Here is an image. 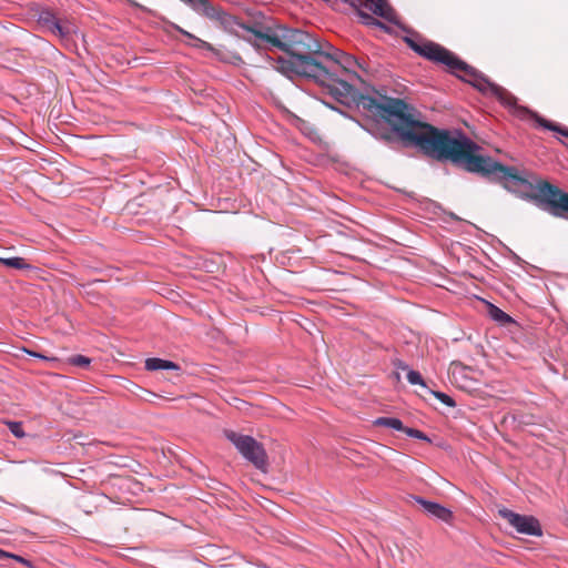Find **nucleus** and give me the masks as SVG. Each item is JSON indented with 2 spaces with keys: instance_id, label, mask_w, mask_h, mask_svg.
I'll list each match as a JSON object with an SVG mask.
<instances>
[{
  "instance_id": "6",
  "label": "nucleus",
  "mask_w": 568,
  "mask_h": 568,
  "mask_svg": "<svg viewBox=\"0 0 568 568\" xmlns=\"http://www.w3.org/2000/svg\"><path fill=\"white\" fill-rule=\"evenodd\" d=\"M189 7L197 14L205 17L219 24L226 31L232 32L235 27L241 28V22L236 17L226 12L221 6L214 4L211 0H192Z\"/></svg>"
},
{
  "instance_id": "4",
  "label": "nucleus",
  "mask_w": 568,
  "mask_h": 568,
  "mask_svg": "<svg viewBox=\"0 0 568 568\" xmlns=\"http://www.w3.org/2000/svg\"><path fill=\"white\" fill-rule=\"evenodd\" d=\"M364 59L356 58L328 43L325 45V52L322 55L320 70L316 73L315 81L322 87H326L329 93L339 102L348 95L353 87L341 79L342 72L355 73L357 70L367 72Z\"/></svg>"
},
{
  "instance_id": "22",
  "label": "nucleus",
  "mask_w": 568,
  "mask_h": 568,
  "mask_svg": "<svg viewBox=\"0 0 568 568\" xmlns=\"http://www.w3.org/2000/svg\"><path fill=\"white\" fill-rule=\"evenodd\" d=\"M3 558H12L18 562H21L28 567H32V562L30 560H28L19 555L10 554V552H7V551L0 549V559H3Z\"/></svg>"
},
{
  "instance_id": "1",
  "label": "nucleus",
  "mask_w": 568,
  "mask_h": 568,
  "mask_svg": "<svg viewBox=\"0 0 568 568\" xmlns=\"http://www.w3.org/2000/svg\"><path fill=\"white\" fill-rule=\"evenodd\" d=\"M355 103L365 116L362 128L375 139L387 144L400 142L427 158L449 162L489 182L499 183L523 199H539L546 203L540 196L539 186L547 181L530 180L529 172L519 171L516 166L505 165L483 154L481 148L459 130L439 129L415 119L403 100L359 93Z\"/></svg>"
},
{
  "instance_id": "2",
  "label": "nucleus",
  "mask_w": 568,
  "mask_h": 568,
  "mask_svg": "<svg viewBox=\"0 0 568 568\" xmlns=\"http://www.w3.org/2000/svg\"><path fill=\"white\" fill-rule=\"evenodd\" d=\"M404 41L409 49L418 55L434 63L445 65L449 73L456 75L462 81L469 83L483 94L495 97L503 105L511 109L514 114L518 118L525 119L528 115L532 116L538 125L544 128L539 123L541 116L537 113L530 112L525 106L517 105V99L515 95L503 87L491 82L484 73L466 63L450 50L436 42L426 40L417 33L414 37H405ZM542 120H545V118H542ZM546 121L548 120L546 119Z\"/></svg>"
},
{
  "instance_id": "5",
  "label": "nucleus",
  "mask_w": 568,
  "mask_h": 568,
  "mask_svg": "<svg viewBox=\"0 0 568 568\" xmlns=\"http://www.w3.org/2000/svg\"><path fill=\"white\" fill-rule=\"evenodd\" d=\"M224 435L245 459L251 462L257 469H265L267 456L261 443L252 436L237 434L233 430H225Z\"/></svg>"
},
{
  "instance_id": "3",
  "label": "nucleus",
  "mask_w": 568,
  "mask_h": 568,
  "mask_svg": "<svg viewBox=\"0 0 568 568\" xmlns=\"http://www.w3.org/2000/svg\"><path fill=\"white\" fill-rule=\"evenodd\" d=\"M280 42L277 49L286 52L288 58H278L276 69L287 77L298 75L315 81L325 47L308 32L286 26Z\"/></svg>"
},
{
  "instance_id": "25",
  "label": "nucleus",
  "mask_w": 568,
  "mask_h": 568,
  "mask_svg": "<svg viewBox=\"0 0 568 568\" xmlns=\"http://www.w3.org/2000/svg\"><path fill=\"white\" fill-rule=\"evenodd\" d=\"M31 356L33 357H38V358H41V359H48V357H45L44 355H41L39 353H36V352H28Z\"/></svg>"
},
{
  "instance_id": "11",
  "label": "nucleus",
  "mask_w": 568,
  "mask_h": 568,
  "mask_svg": "<svg viewBox=\"0 0 568 568\" xmlns=\"http://www.w3.org/2000/svg\"><path fill=\"white\" fill-rule=\"evenodd\" d=\"M413 499L416 504L420 505L425 513L436 519H439L444 523H450L453 519V511L443 505L427 500L420 496H413Z\"/></svg>"
},
{
  "instance_id": "17",
  "label": "nucleus",
  "mask_w": 568,
  "mask_h": 568,
  "mask_svg": "<svg viewBox=\"0 0 568 568\" xmlns=\"http://www.w3.org/2000/svg\"><path fill=\"white\" fill-rule=\"evenodd\" d=\"M539 123L544 126V129L556 132L565 138H568V128L560 125L558 123L546 121L540 119Z\"/></svg>"
},
{
  "instance_id": "23",
  "label": "nucleus",
  "mask_w": 568,
  "mask_h": 568,
  "mask_svg": "<svg viewBox=\"0 0 568 568\" xmlns=\"http://www.w3.org/2000/svg\"><path fill=\"white\" fill-rule=\"evenodd\" d=\"M69 362L74 366L88 367L91 363V359L83 355H74L69 359Z\"/></svg>"
},
{
  "instance_id": "26",
  "label": "nucleus",
  "mask_w": 568,
  "mask_h": 568,
  "mask_svg": "<svg viewBox=\"0 0 568 568\" xmlns=\"http://www.w3.org/2000/svg\"><path fill=\"white\" fill-rule=\"evenodd\" d=\"M460 77H466L467 79H474V75H467L465 72H458Z\"/></svg>"
},
{
  "instance_id": "20",
  "label": "nucleus",
  "mask_w": 568,
  "mask_h": 568,
  "mask_svg": "<svg viewBox=\"0 0 568 568\" xmlns=\"http://www.w3.org/2000/svg\"><path fill=\"white\" fill-rule=\"evenodd\" d=\"M440 403H443L444 405L448 406V407H455L456 406V402L454 400L453 397H450L449 395H447L446 393H443V392H438V390H432L430 392Z\"/></svg>"
},
{
  "instance_id": "8",
  "label": "nucleus",
  "mask_w": 568,
  "mask_h": 568,
  "mask_svg": "<svg viewBox=\"0 0 568 568\" xmlns=\"http://www.w3.org/2000/svg\"><path fill=\"white\" fill-rule=\"evenodd\" d=\"M499 515L519 534L536 537H540L542 535L540 523L534 516L520 515L507 508L500 509Z\"/></svg>"
},
{
  "instance_id": "12",
  "label": "nucleus",
  "mask_w": 568,
  "mask_h": 568,
  "mask_svg": "<svg viewBox=\"0 0 568 568\" xmlns=\"http://www.w3.org/2000/svg\"><path fill=\"white\" fill-rule=\"evenodd\" d=\"M487 313L493 321L503 326L515 323V320L510 315L489 302L487 303Z\"/></svg>"
},
{
  "instance_id": "7",
  "label": "nucleus",
  "mask_w": 568,
  "mask_h": 568,
  "mask_svg": "<svg viewBox=\"0 0 568 568\" xmlns=\"http://www.w3.org/2000/svg\"><path fill=\"white\" fill-rule=\"evenodd\" d=\"M241 29L252 33L256 39L265 42L270 48H277L285 26L276 23L272 18H263L252 23L241 24Z\"/></svg>"
},
{
  "instance_id": "13",
  "label": "nucleus",
  "mask_w": 568,
  "mask_h": 568,
  "mask_svg": "<svg viewBox=\"0 0 568 568\" xmlns=\"http://www.w3.org/2000/svg\"><path fill=\"white\" fill-rule=\"evenodd\" d=\"M179 365L172 361L162 359L158 357H151L145 361V369L148 371H161V369H179Z\"/></svg>"
},
{
  "instance_id": "18",
  "label": "nucleus",
  "mask_w": 568,
  "mask_h": 568,
  "mask_svg": "<svg viewBox=\"0 0 568 568\" xmlns=\"http://www.w3.org/2000/svg\"><path fill=\"white\" fill-rule=\"evenodd\" d=\"M6 424L14 437H17V438L26 437V433L23 430V426H22L21 422L8 420V422H6Z\"/></svg>"
},
{
  "instance_id": "14",
  "label": "nucleus",
  "mask_w": 568,
  "mask_h": 568,
  "mask_svg": "<svg viewBox=\"0 0 568 568\" xmlns=\"http://www.w3.org/2000/svg\"><path fill=\"white\" fill-rule=\"evenodd\" d=\"M175 29L181 33L183 34L184 37H186L189 39V42H186L189 45L193 47V48H197V49H201V50H206V51H211V52H215V49L213 48V45L200 38H197L196 36L187 32L186 30L180 28V27H175Z\"/></svg>"
},
{
  "instance_id": "10",
  "label": "nucleus",
  "mask_w": 568,
  "mask_h": 568,
  "mask_svg": "<svg viewBox=\"0 0 568 568\" xmlns=\"http://www.w3.org/2000/svg\"><path fill=\"white\" fill-rule=\"evenodd\" d=\"M540 196L547 205L552 209L557 216L568 217V193L561 191L558 186L551 183H542L539 186Z\"/></svg>"
},
{
  "instance_id": "16",
  "label": "nucleus",
  "mask_w": 568,
  "mask_h": 568,
  "mask_svg": "<svg viewBox=\"0 0 568 568\" xmlns=\"http://www.w3.org/2000/svg\"><path fill=\"white\" fill-rule=\"evenodd\" d=\"M0 264L17 270L30 268V265L26 262V260L19 256L0 257Z\"/></svg>"
},
{
  "instance_id": "15",
  "label": "nucleus",
  "mask_w": 568,
  "mask_h": 568,
  "mask_svg": "<svg viewBox=\"0 0 568 568\" xmlns=\"http://www.w3.org/2000/svg\"><path fill=\"white\" fill-rule=\"evenodd\" d=\"M375 426L387 427L398 432H404L405 426L399 418L396 417H378L374 420Z\"/></svg>"
},
{
  "instance_id": "9",
  "label": "nucleus",
  "mask_w": 568,
  "mask_h": 568,
  "mask_svg": "<svg viewBox=\"0 0 568 568\" xmlns=\"http://www.w3.org/2000/svg\"><path fill=\"white\" fill-rule=\"evenodd\" d=\"M37 21L49 32L62 39L69 38L75 32L74 24L71 21L57 18L54 12L48 8H43L38 12Z\"/></svg>"
},
{
  "instance_id": "21",
  "label": "nucleus",
  "mask_w": 568,
  "mask_h": 568,
  "mask_svg": "<svg viewBox=\"0 0 568 568\" xmlns=\"http://www.w3.org/2000/svg\"><path fill=\"white\" fill-rule=\"evenodd\" d=\"M404 433L408 437H413V438H416V439H420V440L430 443V438L425 433H423L419 429L410 428V427H405Z\"/></svg>"
},
{
  "instance_id": "24",
  "label": "nucleus",
  "mask_w": 568,
  "mask_h": 568,
  "mask_svg": "<svg viewBox=\"0 0 568 568\" xmlns=\"http://www.w3.org/2000/svg\"><path fill=\"white\" fill-rule=\"evenodd\" d=\"M393 365L395 368L399 369V371H403V372H406L409 369V366L408 364H406L404 361L399 359V358H396V359H393Z\"/></svg>"
},
{
  "instance_id": "19",
  "label": "nucleus",
  "mask_w": 568,
  "mask_h": 568,
  "mask_svg": "<svg viewBox=\"0 0 568 568\" xmlns=\"http://www.w3.org/2000/svg\"><path fill=\"white\" fill-rule=\"evenodd\" d=\"M406 377H407V381H408L409 384H412V385H420L423 387H426L425 381L422 377L419 372L409 368L407 371Z\"/></svg>"
},
{
  "instance_id": "27",
  "label": "nucleus",
  "mask_w": 568,
  "mask_h": 568,
  "mask_svg": "<svg viewBox=\"0 0 568 568\" xmlns=\"http://www.w3.org/2000/svg\"><path fill=\"white\" fill-rule=\"evenodd\" d=\"M251 43H252L254 47H256L257 49H260V48H261V45H260V44H257L256 42H251Z\"/></svg>"
}]
</instances>
